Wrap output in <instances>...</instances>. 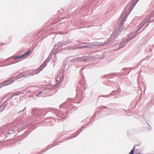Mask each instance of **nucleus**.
Instances as JSON below:
<instances>
[{"label": "nucleus", "mask_w": 154, "mask_h": 154, "mask_svg": "<svg viewBox=\"0 0 154 154\" xmlns=\"http://www.w3.org/2000/svg\"><path fill=\"white\" fill-rule=\"evenodd\" d=\"M135 4L136 3H134V1L131 2L126 7V9H127L128 10L130 11L135 6Z\"/></svg>", "instance_id": "obj_1"}, {"label": "nucleus", "mask_w": 154, "mask_h": 154, "mask_svg": "<svg viewBox=\"0 0 154 154\" xmlns=\"http://www.w3.org/2000/svg\"><path fill=\"white\" fill-rule=\"evenodd\" d=\"M27 74H26V72H24L21 73L19 74L17 76L15 77L14 78L15 80H16L18 79H20L23 77H25Z\"/></svg>", "instance_id": "obj_2"}, {"label": "nucleus", "mask_w": 154, "mask_h": 154, "mask_svg": "<svg viewBox=\"0 0 154 154\" xmlns=\"http://www.w3.org/2000/svg\"><path fill=\"white\" fill-rule=\"evenodd\" d=\"M30 50H28V51H27L25 53H24L22 55H20V56H18L15 57V58L16 59H19V58L23 57L26 56H28V55H29V54L30 53Z\"/></svg>", "instance_id": "obj_3"}, {"label": "nucleus", "mask_w": 154, "mask_h": 154, "mask_svg": "<svg viewBox=\"0 0 154 154\" xmlns=\"http://www.w3.org/2000/svg\"><path fill=\"white\" fill-rule=\"evenodd\" d=\"M13 80H11V79L8 80L6 82V84H5V85H7L10 84L11 83H13Z\"/></svg>", "instance_id": "obj_4"}, {"label": "nucleus", "mask_w": 154, "mask_h": 154, "mask_svg": "<svg viewBox=\"0 0 154 154\" xmlns=\"http://www.w3.org/2000/svg\"><path fill=\"white\" fill-rule=\"evenodd\" d=\"M135 149V146H134V148L131 150L129 154H134V150Z\"/></svg>", "instance_id": "obj_5"}, {"label": "nucleus", "mask_w": 154, "mask_h": 154, "mask_svg": "<svg viewBox=\"0 0 154 154\" xmlns=\"http://www.w3.org/2000/svg\"><path fill=\"white\" fill-rule=\"evenodd\" d=\"M87 47V46L85 45V46H83L79 47H78V48H86Z\"/></svg>", "instance_id": "obj_6"}, {"label": "nucleus", "mask_w": 154, "mask_h": 154, "mask_svg": "<svg viewBox=\"0 0 154 154\" xmlns=\"http://www.w3.org/2000/svg\"><path fill=\"white\" fill-rule=\"evenodd\" d=\"M41 70V69L39 70V71L37 72H33V73H32V74H29V75H34L36 74H37Z\"/></svg>", "instance_id": "obj_7"}, {"label": "nucleus", "mask_w": 154, "mask_h": 154, "mask_svg": "<svg viewBox=\"0 0 154 154\" xmlns=\"http://www.w3.org/2000/svg\"><path fill=\"white\" fill-rule=\"evenodd\" d=\"M44 65L43 64L42 65V66H41L40 68H42L44 67Z\"/></svg>", "instance_id": "obj_8"}, {"label": "nucleus", "mask_w": 154, "mask_h": 154, "mask_svg": "<svg viewBox=\"0 0 154 154\" xmlns=\"http://www.w3.org/2000/svg\"><path fill=\"white\" fill-rule=\"evenodd\" d=\"M56 81H57V82H60V81H59V80H58L57 79H56Z\"/></svg>", "instance_id": "obj_9"}, {"label": "nucleus", "mask_w": 154, "mask_h": 154, "mask_svg": "<svg viewBox=\"0 0 154 154\" xmlns=\"http://www.w3.org/2000/svg\"><path fill=\"white\" fill-rule=\"evenodd\" d=\"M144 22V20L142 21V23H143Z\"/></svg>", "instance_id": "obj_10"}]
</instances>
